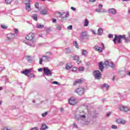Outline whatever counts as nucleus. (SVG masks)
Segmentation results:
<instances>
[{
	"mask_svg": "<svg viewBox=\"0 0 130 130\" xmlns=\"http://www.w3.org/2000/svg\"><path fill=\"white\" fill-rule=\"evenodd\" d=\"M75 117L77 121H79V120H82L83 121L84 124H90L91 122V120H90V119H87V120H86V115H81L78 114L75 116Z\"/></svg>",
	"mask_w": 130,
	"mask_h": 130,
	"instance_id": "1",
	"label": "nucleus"
},
{
	"mask_svg": "<svg viewBox=\"0 0 130 130\" xmlns=\"http://www.w3.org/2000/svg\"><path fill=\"white\" fill-rule=\"evenodd\" d=\"M50 55H51V53H50V52H48L46 53L45 56H43L40 58L39 61L40 64H42V61H44L45 62H48V61H50L51 60V57H50Z\"/></svg>",
	"mask_w": 130,
	"mask_h": 130,
	"instance_id": "2",
	"label": "nucleus"
},
{
	"mask_svg": "<svg viewBox=\"0 0 130 130\" xmlns=\"http://www.w3.org/2000/svg\"><path fill=\"white\" fill-rule=\"evenodd\" d=\"M93 76L96 80H100L102 78L101 72L98 70L93 72Z\"/></svg>",
	"mask_w": 130,
	"mask_h": 130,
	"instance_id": "3",
	"label": "nucleus"
},
{
	"mask_svg": "<svg viewBox=\"0 0 130 130\" xmlns=\"http://www.w3.org/2000/svg\"><path fill=\"white\" fill-rule=\"evenodd\" d=\"M80 38L81 40H89V36L87 34V32L83 31L80 34Z\"/></svg>",
	"mask_w": 130,
	"mask_h": 130,
	"instance_id": "4",
	"label": "nucleus"
},
{
	"mask_svg": "<svg viewBox=\"0 0 130 130\" xmlns=\"http://www.w3.org/2000/svg\"><path fill=\"white\" fill-rule=\"evenodd\" d=\"M65 17H68L69 16H70V13L69 12L66 13V12H63V13H60L58 12H56L55 13V15L56 17H58V18H60V17H62V16H64Z\"/></svg>",
	"mask_w": 130,
	"mask_h": 130,
	"instance_id": "5",
	"label": "nucleus"
},
{
	"mask_svg": "<svg viewBox=\"0 0 130 130\" xmlns=\"http://www.w3.org/2000/svg\"><path fill=\"white\" fill-rule=\"evenodd\" d=\"M43 71H44V74L46 75V76H52V75L51 74V71L49 69L46 67H44L43 68Z\"/></svg>",
	"mask_w": 130,
	"mask_h": 130,
	"instance_id": "6",
	"label": "nucleus"
},
{
	"mask_svg": "<svg viewBox=\"0 0 130 130\" xmlns=\"http://www.w3.org/2000/svg\"><path fill=\"white\" fill-rule=\"evenodd\" d=\"M119 110L120 111H122L123 112H127V111H130L129 107L122 105L119 106Z\"/></svg>",
	"mask_w": 130,
	"mask_h": 130,
	"instance_id": "7",
	"label": "nucleus"
},
{
	"mask_svg": "<svg viewBox=\"0 0 130 130\" xmlns=\"http://www.w3.org/2000/svg\"><path fill=\"white\" fill-rule=\"evenodd\" d=\"M16 36L15 34H9L7 35V39L9 41H13L15 39Z\"/></svg>",
	"mask_w": 130,
	"mask_h": 130,
	"instance_id": "8",
	"label": "nucleus"
},
{
	"mask_svg": "<svg viewBox=\"0 0 130 130\" xmlns=\"http://www.w3.org/2000/svg\"><path fill=\"white\" fill-rule=\"evenodd\" d=\"M104 65L106 66V67L109 66V67H111V68H112V69H114V68H115V65H114L112 62H109L108 60L106 61L104 63Z\"/></svg>",
	"mask_w": 130,
	"mask_h": 130,
	"instance_id": "9",
	"label": "nucleus"
},
{
	"mask_svg": "<svg viewBox=\"0 0 130 130\" xmlns=\"http://www.w3.org/2000/svg\"><path fill=\"white\" fill-rule=\"evenodd\" d=\"M75 93H77L78 95H83L84 94V88L79 87L75 90Z\"/></svg>",
	"mask_w": 130,
	"mask_h": 130,
	"instance_id": "10",
	"label": "nucleus"
},
{
	"mask_svg": "<svg viewBox=\"0 0 130 130\" xmlns=\"http://www.w3.org/2000/svg\"><path fill=\"white\" fill-rule=\"evenodd\" d=\"M40 14L43 16L48 15V8H43L41 9V10L40 11Z\"/></svg>",
	"mask_w": 130,
	"mask_h": 130,
	"instance_id": "11",
	"label": "nucleus"
},
{
	"mask_svg": "<svg viewBox=\"0 0 130 130\" xmlns=\"http://www.w3.org/2000/svg\"><path fill=\"white\" fill-rule=\"evenodd\" d=\"M116 40H117L118 43H121V39L119 37V36L115 35V38L113 39V41L115 44H116Z\"/></svg>",
	"mask_w": 130,
	"mask_h": 130,
	"instance_id": "12",
	"label": "nucleus"
},
{
	"mask_svg": "<svg viewBox=\"0 0 130 130\" xmlns=\"http://www.w3.org/2000/svg\"><path fill=\"white\" fill-rule=\"evenodd\" d=\"M69 103L70 105H75V104H77V100H76V98H71L69 99Z\"/></svg>",
	"mask_w": 130,
	"mask_h": 130,
	"instance_id": "13",
	"label": "nucleus"
},
{
	"mask_svg": "<svg viewBox=\"0 0 130 130\" xmlns=\"http://www.w3.org/2000/svg\"><path fill=\"white\" fill-rule=\"evenodd\" d=\"M34 34L30 32L26 36L25 38L27 40H32L34 38Z\"/></svg>",
	"mask_w": 130,
	"mask_h": 130,
	"instance_id": "14",
	"label": "nucleus"
},
{
	"mask_svg": "<svg viewBox=\"0 0 130 130\" xmlns=\"http://www.w3.org/2000/svg\"><path fill=\"white\" fill-rule=\"evenodd\" d=\"M93 49L95 50V51H98L99 52H102V51H103V48L97 45L93 47Z\"/></svg>",
	"mask_w": 130,
	"mask_h": 130,
	"instance_id": "15",
	"label": "nucleus"
},
{
	"mask_svg": "<svg viewBox=\"0 0 130 130\" xmlns=\"http://www.w3.org/2000/svg\"><path fill=\"white\" fill-rule=\"evenodd\" d=\"M116 122L120 124H125L126 121L122 119H118L116 120Z\"/></svg>",
	"mask_w": 130,
	"mask_h": 130,
	"instance_id": "16",
	"label": "nucleus"
},
{
	"mask_svg": "<svg viewBox=\"0 0 130 130\" xmlns=\"http://www.w3.org/2000/svg\"><path fill=\"white\" fill-rule=\"evenodd\" d=\"M108 12L109 14H111L112 15H115L117 13L116 10L114 8H111L108 10Z\"/></svg>",
	"mask_w": 130,
	"mask_h": 130,
	"instance_id": "17",
	"label": "nucleus"
},
{
	"mask_svg": "<svg viewBox=\"0 0 130 130\" xmlns=\"http://www.w3.org/2000/svg\"><path fill=\"white\" fill-rule=\"evenodd\" d=\"M25 9L27 12H30L31 11V5H30V3H25Z\"/></svg>",
	"mask_w": 130,
	"mask_h": 130,
	"instance_id": "18",
	"label": "nucleus"
},
{
	"mask_svg": "<svg viewBox=\"0 0 130 130\" xmlns=\"http://www.w3.org/2000/svg\"><path fill=\"white\" fill-rule=\"evenodd\" d=\"M99 67L100 71L101 72H103V70H104V66H103V63H102V62H100L99 63Z\"/></svg>",
	"mask_w": 130,
	"mask_h": 130,
	"instance_id": "19",
	"label": "nucleus"
},
{
	"mask_svg": "<svg viewBox=\"0 0 130 130\" xmlns=\"http://www.w3.org/2000/svg\"><path fill=\"white\" fill-rule=\"evenodd\" d=\"M26 59L28 61H29V62H33V61H34V60H33V58L29 56H26Z\"/></svg>",
	"mask_w": 130,
	"mask_h": 130,
	"instance_id": "20",
	"label": "nucleus"
},
{
	"mask_svg": "<svg viewBox=\"0 0 130 130\" xmlns=\"http://www.w3.org/2000/svg\"><path fill=\"white\" fill-rule=\"evenodd\" d=\"M41 130H46V129H48V126H47V125H46V124H43L42 125V126L40 128Z\"/></svg>",
	"mask_w": 130,
	"mask_h": 130,
	"instance_id": "21",
	"label": "nucleus"
},
{
	"mask_svg": "<svg viewBox=\"0 0 130 130\" xmlns=\"http://www.w3.org/2000/svg\"><path fill=\"white\" fill-rule=\"evenodd\" d=\"M82 83H83V81H82V80L81 79H78L77 80H76L74 82V85H76L77 84H82Z\"/></svg>",
	"mask_w": 130,
	"mask_h": 130,
	"instance_id": "22",
	"label": "nucleus"
},
{
	"mask_svg": "<svg viewBox=\"0 0 130 130\" xmlns=\"http://www.w3.org/2000/svg\"><path fill=\"white\" fill-rule=\"evenodd\" d=\"M89 25V20L88 19H85L84 23V27H88Z\"/></svg>",
	"mask_w": 130,
	"mask_h": 130,
	"instance_id": "23",
	"label": "nucleus"
},
{
	"mask_svg": "<svg viewBox=\"0 0 130 130\" xmlns=\"http://www.w3.org/2000/svg\"><path fill=\"white\" fill-rule=\"evenodd\" d=\"M61 24H56V30H58V31H60V30H61Z\"/></svg>",
	"mask_w": 130,
	"mask_h": 130,
	"instance_id": "24",
	"label": "nucleus"
},
{
	"mask_svg": "<svg viewBox=\"0 0 130 130\" xmlns=\"http://www.w3.org/2000/svg\"><path fill=\"white\" fill-rule=\"evenodd\" d=\"M67 18L65 16V15H64V16H61L60 17V20L61 21V22H64V21H66L67 20Z\"/></svg>",
	"mask_w": 130,
	"mask_h": 130,
	"instance_id": "25",
	"label": "nucleus"
},
{
	"mask_svg": "<svg viewBox=\"0 0 130 130\" xmlns=\"http://www.w3.org/2000/svg\"><path fill=\"white\" fill-rule=\"evenodd\" d=\"M98 35H102L103 33V29L102 28H100L98 30Z\"/></svg>",
	"mask_w": 130,
	"mask_h": 130,
	"instance_id": "26",
	"label": "nucleus"
},
{
	"mask_svg": "<svg viewBox=\"0 0 130 130\" xmlns=\"http://www.w3.org/2000/svg\"><path fill=\"white\" fill-rule=\"evenodd\" d=\"M95 12H97V13H101V12H102V13H105V12H106V10L103 9L102 11L100 9H95Z\"/></svg>",
	"mask_w": 130,
	"mask_h": 130,
	"instance_id": "27",
	"label": "nucleus"
},
{
	"mask_svg": "<svg viewBox=\"0 0 130 130\" xmlns=\"http://www.w3.org/2000/svg\"><path fill=\"white\" fill-rule=\"evenodd\" d=\"M30 71L29 70H25V71H23L22 73V74H23L25 76H27V75H28V74H29V72Z\"/></svg>",
	"mask_w": 130,
	"mask_h": 130,
	"instance_id": "28",
	"label": "nucleus"
},
{
	"mask_svg": "<svg viewBox=\"0 0 130 130\" xmlns=\"http://www.w3.org/2000/svg\"><path fill=\"white\" fill-rule=\"evenodd\" d=\"M37 14H34L31 16V18H33V20L35 21H37Z\"/></svg>",
	"mask_w": 130,
	"mask_h": 130,
	"instance_id": "29",
	"label": "nucleus"
},
{
	"mask_svg": "<svg viewBox=\"0 0 130 130\" xmlns=\"http://www.w3.org/2000/svg\"><path fill=\"white\" fill-rule=\"evenodd\" d=\"M71 48H67L65 49V52L66 53H70V52H71Z\"/></svg>",
	"mask_w": 130,
	"mask_h": 130,
	"instance_id": "30",
	"label": "nucleus"
},
{
	"mask_svg": "<svg viewBox=\"0 0 130 130\" xmlns=\"http://www.w3.org/2000/svg\"><path fill=\"white\" fill-rule=\"evenodd\" d=\"M82 54L84 55V56H86L87 55V50H82Z\"/></svg>",
	"mask_w": 130,
	"mask_h": 130,
	"instance_id": "31",
	"label": "nucleus"
},
{
	"mask_svg": "<svg viewBox=\"0 0 130 130\" xmlns=\"http://www.w3.org/2000/svg\"><path fill=\"white\" fill-rule=\"evenodd\" d=\"M74 60H79L80 59V57L79 56L75 55L73 57Z\"/></svg>",
	"mask_w": 130,
	"mask_h": 130,
	"instance_id": "32",
	"label": "nucleus"
},
{
	"mask_svg": "<svg viewBox=\"0 0 130 130\" xmlns=\"http://www.w3.org/2000/svg\"><path fill=\"white\" fill-rule=\"evenodd\" d=\"M44 27V25L42 24H39L37 25V28H39L40 29H42Z\"/></svg>",
	"mask_w": 130,
	"mask_h": 130,
	"instance_id": "33",
	"label": "nucleus"
},
{
	"mask_svg": "<svg viewBox=\"0 0 130 130\" xmlns=\"http://www.w3.org/2000/svg\"><path fill=\"white\" fill-rule=\"evenodd\" d=\"M125 42L126 43H128V42H130V38L129 37L125 38Z\"/></svg>",
	"mask_w": 130,
	"mask_h": 130,
	"instance_id": "34",
	"label": "nucleus"
},
{
	"mask_svg": "<svg viewBox=\"0 0 130 130\" xmlns=\"http://www.w3.org/2000/svg\"><path fill=\"white\" fill-rule=\"evenodd\" d=\"M103 87H106L107 89H109V85L108 84H104L102 85Z\"/></svg>",
	"mask_w": 130,
	"mask_h": 130,
	"instance_id": "35",
	"label": "nucleus"
},
{
	"mask_svg": "<svg viewBox=\"0 0 130 130\" xmlns=\"http://www.w3.org/2000/svg\"><path fill=\"white\" fill-rule=\"evenodd\" d=\"M1 27L2 29H8V26L5 24H2Z\"/></svg>",
	"mask_w": 130,
	"mask_h": 130,
	"instance_id": "36",
	"label": "nucleus"
},
{
	"mask_svg": "<svg viewBox=\"0 0 130 130\" xmlns=\"http://www.w3.org/2000/svg\"><path fill=\"white\" fill-rule=\"evenodd\" d=\"M72 66L69 65V64H67L66 65V70H70V69H71Z\"/></svg>",
	"mask_w": 130,
	"mask_h": 130,
	"instance_id": "37",
	"label": "nucleus"
},
{
	"mask_svg": "<svg viewBox=\"0 0 130 130\" xmlns=\"http://www.w3.org/2000/svg\"><path fill=\"white\" fill-rule=\"evenodd\" d=\"M73 44L74 46L76 47V48H79V45H78V43H77V42H74Z\"/></svg>",
	"mask_w": 130,
	"mask_h": 130,
	"instance_id": "38",
	"label": "nucleus"
},
{
	"mask_svg": "<svg viewBox=\"0 0 130 130\" xmlns=\"http://www.w3.org/2000/svg\"><path fill=\"white\" fill-rule=\"evenodd\" d=\"M5 3L7 5H10L12 3V1L10 0H5Z\"/></svg>",
	"mask_w": 130,
	"mask_h": 130,
	"instance_id": "39",
	"label": "nucleus"
},
{
	"mask_svg": "<svg viewBox=\"0 0 130 130\" xmlns=\"http://www.w3.org/2000/svg\"><path fill=\"white\" fill-rule=\"evenodd\" d=\"M52 84H55V85H57L58 86H59L60 85V84H59L58 82L57 81H53L52 82Z\"/></svg>",
	"mask_w": 130,
	"mask_h": 130,
	"instance_id": "40",
	"label": "nucleus"
},
{
	"mask_svg": "<svg viewBox=\"0 0 130 130\" xmlns=\"http://www.w3.org/2000/svg\"><path fill=\"white\" fill-rule=\"evenodd\" d=\"M48 113L47 112H46L42 114V117H45V116H46V115H47Z\"/></svg>",
	"mask_w": 130,
	"mask_h": 130,
	"instance_id": "41",
	"label": "nucleus"
},
{
	"mask_svg": "<svg viewBox=\"0 0 130 130\" xmlns=\"http://www.w3.org/2000/svg\"><path fill=\"white\" fill-rule=\"evenodd\" d=\"M119 37H120V38L121 39H124V40H125V35H123V36H122V35H119Z\"/></svg>",
	"mask_w": 130,
	"mask_h": 130,
	"instance_id": "42",
	"label": "nucleus"
},
{
	"mask_svg": "<svg viewBox=\"0 0 130 130\" xmlns=\"http://www.w3.org/2000/svg\"><path fill=\"white\" fill-rule=\"evenodd\" d=\"M35 8H36V9H39V3H36L35 5Z\"/></svg>",
	"mask_w": 130,
	"mask_h": 130,
	"instance_id": "43",
	"label": "nucleus"
},
{
	"mask_svg": "<svg viewBox=\"0 0 130 130\" xmlns=\"http://www.w3.org/2000/svg\"><path fill=\"white\" fill-rule=\"evenodd\" d=\"M67 29H68V30H72V29H73V25H69L67 27Z\"/></svg>",
	"mask_w": 130,
	"mask_h": 130,
	"instance_id": "44",
	"label": "nucleus"
},
{
	"mask_svg": "<svg viewBox=\"0 0 130 130\" xmlns=\"http://www.w3.org/2000/svg\"><path fill=\"white\" fill-rule=\"evenodd\" d=\"M78 68L74 67L72 69V72H77Z\"/></svg>",
	"mask_w": 130,
	"mask_h": 130,
	"instance_id": "45",
	"label": "nucleus"
},
{
	"mask_svg": "<svg viewBox=\"0 0 130 130\" xmlns=\"http://www.w3.org/2000/svg\"><path fill=\"white\" fill-rule=\"evenodd\" d=\"M112 128H114V129H116L117 128V126L115 125H112Z\"/></svg>",
	"mask_w": 130,
	"mask_h": 130,
	"instance_id": "46",
	"label": "nucleus"
},
{
	"mask_svg": "<svg viewBox=\"0 0 130 130\" xmlns=\"http://www.w3.org/2000/svg\"><path fill=\"white\" fill-rule=\"evenodd\" d=\"M14 32L15 33L16 35H17L18 34V29L15 28V30H14Z\"/></svg>",
	"mask_w": 130,
	"mask_h": 130,
	"instance_id": "47",
	"label": "nucleus"
},
{
	"mask_svg": "<svg viewBox=\"0 0 130 130\" xmlns=\"http://www.w3.org/2000/svg\"><path fill=\"white\" fill-rule=\"evenodd\" d=\"M108 37L109 38H112V37H113V35L109 34Z\"/></svg>",
	"mask_w": 130,
	"mask_h": 130,
	"instance_id": "48",
	"label": "nucleus"
},
{
	"mask_svg": "<svg viewBox=\"0 0 130 130\" xmlns=\"http://www.w3.org/2000/svg\"><path fill=\"white\" fill-rule=\"evenodd\" d=\"M79 71H84V68H83V67H80V68H79Z\"/></svg>",
	"mask_w": 130,
	"mask_h": 130,
	"instance_id": "49",
	"label": "nucleus"
},
{
	"mask_svg": "<svg viewBox=\"0 0 130 130\" xmlns=\"http://www.w3.org/2000/svg\"><path fill=\"white\" fill-rule=\"evenodd\" d=\"M99 8H100V9H102V8H103V6L100 4L99 5Z\"/></svg>",
	"mask_w": 130,
	"mask_h": 130,
	"instance_id": "50",
	"label": "nucleus"
},
{
	"mask_svg": "<svg viewBox=\"0 0 130 130\" xmlns=\"http://www.w3.org/2000/svg\"><path fill=\"white\" fill-rule=\"evenodd\" d=\"M73 125H74V126H75V127H76V128L78 127V125H77V124L76 123H74L73 124Z\"/></svg>",
	"mask_w": 130,
	"mask_h": 130,
	"instance_id": "51",
	"label": "nucleus"
},
{
	"mask_svg": "<svg viewBox=\"0 0 130 130\" xmlns=\"http://www.w3.org/2000/svg\"><path fill=\"white\" fill-rule=\"evenodd\" d=\"M90 3H95L96 2V0H89Z\"/></svg>",
	"mask_w": 130,
	"mask_h": 130,
	"instance_id": "52",
	"label": "nucleus"
},
{
	"mask_svg": "<svg viewBox=\"0 0 130 130\" xmlns=\"http://www.w3.org/2000/svg\"><path fill=\"white\" fill-rule=\"evenodd\" d=\"M53 23H56V19H53L52 21Z\"/></svg>",
	"mask_w": 130,
	"mask_h": 130,
	"instance_id": "53",
	"label": "nucleus"
},
{
	"mask_svg": "<svg viewBox=\"0 0 130 130\" xmlns=\"http://www.w3.org/2000/svg\"><path fill=\"white\" fill-rule=\"evenodd\" d=\"M71 9L72 10V11H76V8L72 7Z\"/></svg>",
	"mask_w": 130,
	"mask_h": 130,
	"instance_id": "54",
	"label": "nucleus"
},
{
	"mask_svg": "<svg viewBox=\"0 0 130 130\" xmlns=\"http://www.w3.org/2000/svg\"><path fill=\"white\" fill-rule=\"evenodd\" d=\"M77 62L78 64H80V63H81V62H82V61L78 60H77Z\"/></svg>",
	"mask_w": 130,
	"mask_h": 130,
	"instance_id": "55",
	"label": "nucleus"
},
{
	"mask_svg": "<svg viewBox=\"0 0 130 130\" xmlns=\"http://www.w3.org/2000/svg\"><path fill=\"white\" fill-rule=\"evenodd\" d=\"M42 71H43V69H42V68L38 69V72H42Z\"/></svg>",
	"mask_w": 130,
	"mask_h": 130,
	"instance_id": "56",
	"label": "nucleus"
},
{
	"mask_svg": "<svg viewBox=\"0 0 130 130\" xmlns=\"http://www.w3.org/2000/svg\"><path fill=\"white\" fill-rule=\"evenodd\" d=\"M102 47H103V49H104V48H105V47H104V44H103V43H102Z\"/></svg>",
	"mask_w": 130,
	"mask_h": 130,
	"instance_id": "57",
	"label": "nucleus"
},
{
	"mask_svg": "<svg viewBox=\"0 0 130 130\" xmlns=\"http://www.w3.org/2000/svg\"><path fill=\"white\" fill-rule=\"evenodd\" d=\"M91 31H92V33H93V34H96V32H95L94 30H92Z\"/></svg>",
	"mask_w": 130,
	"mask_h": 130,
	"instance_id": "58",
	"label": "nucleus"
},
{
	"mask_svg": "<svg viewBox=\"0 0 130 130\" xmlns=\"http://www.w3.org/2000/svg\"><path fill=\"white\" fill-rule=\"evenodd\" d=\"M110 114H111L110 113H108L107 115V116L108 117H109V116H110Z\"/></svg>",
	"mask_w": 130,
	"mask_h": 130,
	"instance_id": "59",
	"label": "nucleus"
},
{
	"mask_svg": "<svg viewBox=\"0 0 130 130\" xmlns=\"http://www.w3.org/2000/svg\"><path fill=\"white\" fill-rule=\"evenodd\" d=\"M43 45V43L39 44V46H42Z\"/></svg>",
	"mask_w": 130,
	"mask_h": 130,
	"instance_id": "60",
	"label": "nucleus"
},
{
	"mask_svg": "<svg viewBox=\"0 0 130 130\" xmlns=\"http://www.w3.org/2000/svg\"><path fill=\"white\" fill-rule=\"evenodd\" d=\"M60 111H61V112H62V111H63V108H61L60 109Z\"/></svg>",
	"mask_w": 130,
	"mask_h": 130,
	"instance_id": "61",
	"label": "nucleus"
},
{
	"mask_svg": "<svg viewBox=\"0 0 130 130\" xmlns=\"http://www.w3.org/2000/svg\"><path fill=\"white\" fill-rule=\"evenodd\" d=\"M112 80H113V81H114V80H115V76L113 77Z\"/></svg>",
	"mask_w": 130,
	"mask_h": 130,
	"instance_id": "62",
	"label": "nucleus"
},
{
	"mask_svg": "<svg viewBox=\"0 0 130 130\" xmlns=\"http://www.w3.org/2000/svg\"><path fill=\"white\" fill-rule=\"evenodd\" d=\"M128 73H127V75H128V76H129V77H130V72H127Z\"/></svg>",
	"mask_w": 130,
	"mask_h": 130,
	"instance_id": "63",
	"label": "nucleus"
},
{
	"mask_svg": "<svg viewBox=\"0 0 130 130\" xmlns=\"http://www.w3.org/2000/svg\"><path fill=\"white\" fill-rule=\"evenodd\" d=\"M128 35L129 37H130V32H129L128 33Z\"/></svg>",
	"mask_w": 130,
	"mask_h": 130,
	"instance_id": "64",
	"label": "nucleus"
}]
</instances>
